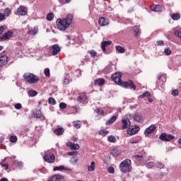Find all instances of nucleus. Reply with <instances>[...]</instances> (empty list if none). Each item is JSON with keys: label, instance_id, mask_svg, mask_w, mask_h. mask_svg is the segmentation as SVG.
Returning a JSON list of instances; mask_svg holds the SVG:
<instances>
[{"label": "nucleus", "instance_id": "nucleus-1", "mask_svg": "<svg viewBox=\"0 0 181 181\" xmlns=\"http://www.w3.org/2000/svg\"><path fill=\"white\" fill-rule=\"evenodd\" d=\"M73 14H68L65 18H58L57 20V26L59 30H66L68 28H70L71 22H73Z\"/></svg>", "mask_w": 181, "mask_h": 181}, {"label": "nucleus", "instance_id": "nucleus-2", "mask_svg": "<svg viewBox=\"0 0 181 181\" xmlns=\"http://www.w3.org/2000/svg\"><path fill=\"white\" fill-rule=\"evenodd\" d=\"M119 169L122 173H129L132 171V162L129 159L122 161L119 165Z\"/></svg>", "mask_w": 181, "mask_h": 181}, {"label": "nucleus", "instance_id": "nucleus-3", "mask_svg": "<svg viewBox=\"0 0 181 181\" xmlns=\"http://www.w3.org/2000/svg\"><path fill=\"white\" fill-rule=\"evenodd\" d=\"M23 78L30 84H36L39 81V77L33 74H25Z\"/></svg>", "mask_w": 181, "mask_h": 181}, {"label": "nucleus", "instance_id": "nucleus-4", "mask_svg": "<svg viewBox=\"0 0 181 181\" xmlns=\"http://www.w3.org/2000/svg\"><path fill=\"white\" fill-rule=\"evenodd\" d=\"M122 74L119 72H116L112 75V81L118 84V86H122V81L121 80Z\"/></svg>", "mask_w": 181, "mask_h": 181}, {"label": "nucleus", "instance_id": "nucleus-5", "mask_svg": "<svg viewBox=\"0 0 181 181\" xmlns=\"http://www.w3.org/2000/svg\"><path fill=\"white\" fill-rule=\"evenodd\" d=\"M159 139H161V141H164L165 142H169L173 139H175V136L172 134H168L166 133H162L159 136Z\"/></svg>", "mask_w": 181, "mask_h": 181}, {"label": "nucleus", "instance_id": "nucleus-6", "mask_svg": "<svg viewBox=\"0 0 181 181\" xmlns=\"http://www.w3.org/2000/svg\"><path fill=\"white\" fill-rule=\"evenodd\" d=\"M43 159L47 163H53L56 160V157H54V154H47L43 157Z\"/></svg>", "mask_w": 181, "mask_h": 181}, {"label": "nucleus", "instance_id": "nucleus-7", "mask_svg": "<svg viewBox=\"0 0 181 181\" xmlns=\"http://www.w3.org/2000/svg\"><path fill=\"white\" fill-rule=\"evenodd\" d=\"M156 129V126L155 124H151L144 131L145 136H149L151 134H153V132Z\"/></svg>", "mask_w": 181, "mask_h": 181}, {"label": "nucleus", "instance_id": "nucleus-8", "mask_svg": "<svg viewBox=\"0 0 181 181\" xmlns=\"http://www.w3.org/2000/svg\"><path fill=\"white\" fill-rule=\"evenodd\" d=\"M13 36V32L9 30L0 37V40H9Z\"/></svg>", "mask_w": 181, "mask_h": 181}, {"label": "nucleus", "instance_id": "nucleus-9", "mask_svg": "<svg viewBox=\"0 0 181 181\" xmlns=\"http://www.w3.org/2000/svg\"><path fill=\"white\" fill-rule=\"evenodd\" d=\"M17 15H19V16H25L28 15V10H26L25 6H21L17 9Z\"/></svg>", "mask_w": 181, "mask_h": 181}, {"label": "nucleus", "instance_id": "nucleus-10", "mask_svg": "<svg viewBox=\"0 0 181 181\" xmlns=\"http://www.w3.org/2000/svg\"><path fill=\"white\" fill-rule=\"evenodd\" d=\"M51 49L52 50V56H56L60 53V47L59 45H54L51 47Z\"/></svg>", "mask_w": 181, "mask_h": 181}, {"label": "nucleus", "instance_id": "nucleus-11", "mask_svg": "<svg viewBox=\"0 0 181 181\" xmlns=\"http://www.w3.org/2000/svg\"><path fill=\"white\" fill-rule=\"evenodd\" d=\"M98 23L100 26H107L110 24V20H108V18L101 17L98 20Z\"/></svg>", "mask_w": 181, "mask_h": 181}, {"label": "nucleus", "instance_id": "nucleus-12", "mask_svg": "<svg viewBox=\"0 0 181 181\" xmlns=\"http://www.w3.org/2000/svg\"><path fill=\"white\" fill-rule=\"evenodd\" d=\"M8 64V56L0 54V66H5Z\"/></svg>", "mask_w": 181, "mask_h": 181}, {"label": "nucleus", "instance_id": "nucleus-13", "mask_svg": "<svg viewBox=\"0 0 181 181\" xmlns=\"http://www.w3.org/2000/svg\"><path fill=\"white\" fill-rule=\"evenodd\" d=\"M122 86H123V87H130V88H133L134 90L136 89V86L134 84L132 81L124 82L122 83Z\"/></svg>", "mask_w": 181, "mask_h": 181}, {"label": "nucleus", "instance_id": "nucleus-14", "mask_svg": "<svg viewBox=\"0 0 181 181\" xmlns=\"http://www.w3.org/2000/svg\"><path fill=\"white\" fill-rule=\"evenodd\" d=\"M66 146H69L72 151H78L80 149L78 144L72 142H67Z\"/></svg>", "mask_w": 181, "mask_h": 181}, {"label": "nucleus", "instance_id": "nucleus-15", "mask_svg": "<svg viewBox=\"0 0 181 181\" xmlns=\"http://www.w3.org/2000/svg\"><path fill=\"white\" fill-rule=\"evenodd\" d=\"M133 119L136 121V122H139V124H142L144 122V119H142V115L139 113H135Z\"/></svg>", "mask_w": 181, "mask_h": 181}, {"label": "nucleus", "instance_id": "nucleus-16", "mask_svg": "<svg viewBox=\"0 0 181 181\" xmlns=\"http://www.w3.org/2000/svg\"><path fill=\"white\" fill-rule=\"evenodd\" d=\"M122 124H123L122 126V129H127L131 125V121L128 119H123L122 120Z\"/></svg>", "mask_w": 181, "mask_h": 181}, {"label": "nucleus", "instance_id": "nucleus-17", "mask_svg": "<svg viewBox=\"0 0 181 181\" xmlns=\"http://www.w3.org/2000/svg\"><path fill=\"white\" fill-rule=\"evenodd\" d=\"M139 129H141L139 127L135 126L134 128L131 129L130 130H128L127 134H129V135H135V134L139 132Z\"/></svg>", "mask_w": 181, "mask_h": 181}, {"label": "nucleus", "instance_id": "nucleus-18", "mask_svg": "<svg viewBox=\"0 0 181 181\" xmlns=\"http://www.w3.org/2000/svg\"><path fill=\"white\" fill-rule=\"evenodd\" d=\"M111 43H112V42H111L110 40L104 41V42H101V49L104 53H105V52H107V49H105V47H107V46H110V45H111Z\"/></svg>", "mask_w": 181, "mask_h": 181}, {"label": "nucleus", "instance_id": "nucleus-19", "mask_svg": "<svg viewBox=\"0 0 181 181\" xmlns=\"http://www.w3.org/2000/svg\"><path fill=\"white\" fill-rule=\"evenodd\" d=\"M105 83V80L104 78H98L94 81L95 86H104V83Z\"/></svg>", "mask_w": 181, "mask_h": 181}, {"label": "nucleus", "instance_id": "nucleus-20", "mask_svg": "<svg viewBox=\"0 0 181 181\" xmlns=\"http://www.w3.org/2000/svg\"><path fill=\"white\" fill-rule=\"evenodd\" d=\"M64 133V129H63V127H59L54 130V134L57 136L63 135Z\"/></svg>", "mask_w": 181, "mask_h": 181}, {"label": "nucleus", "instance_id": "nucleus-21", "mask_svg": "<svg viewBox=\"0 0 181 181\" xmlns=\"http://www.w3.org/2000/svg\"><path fill=\"white\" fill-rule=\"evenodd\" d=\"M151 9L153 12H160V11H162V7H161L160 5H156L154 6H151Z\"/></svg>", "mask_w": 181, "mask_h": 181}, {"label": "nucleus", "instance_id": "nucleus-22", "mask_svg": "<svg viewBox=\"0 0 181 181\" xmlns=\"http://www.w3.org/2000/svg\"><path fill=\"white\" fill-rule=\"evenodd\" d=\"M5 160H6V158H4L2 160V161L0 163V165H1V168H4L5 170H8L9 168V164L5 163Z\"/></svg>", "mask_w": 181, "mask_h": 181}, {"label": "nucleus", "instance_id": "nucleus-23", "mask_svg": "<svg viewBox=\"0 0 181 181\" xmlns=\"http://www.w3.org/2000/svg\"><path fill=\"white\" fill-rule=\"evenodd\" d=\"M88 172H94L95 170V163L92 161L90 165L88 167Z\"/></svg>", "mask_w": 181, "mask_h": 181}, {"label": "nucleus", "instance_id": "nucleus-24", "mask_svg": "<svg viewBox=\"0 0 181 181\" xmlns=\"http://www.w3.org/2000/svg\"><path fill=\"white\" fill-rule=\"evenodd\" d=\"M116 51L118 52V53H125V48H124V47L120 46V45H117L115 47Z\"/></svg>", "mask_w": 181, "mask_h": 181}, {"label": "nucleus", "instance_id": "nucleus-25", "mask_svg": "<svg viewBox=\"0 0 181 181\" xmlns=\"http://www.w3.org/2000/svg\"><path fill=\"white\" fill-rule=\"evenodd\" d=\"M115 121H117V116H113L106 122V125H111V124H114Z\"/></svg>", "mask_w": 181, "mask_h": 181}, {"label": "nucleus", "instance_id": "nucleus-26", "mask_svg": "<svg viewBox=\"0 0 181 181\" xmlns=\"http://www.w3.org/2000/svg\"><path fill=\"white\" fill-rule=\"evenodd\" d=\"M37 32H39L37 28H33L28 30L29 35H33V36H35V35H37Z\"/></svg>", "mask_w": 181, "mask_h": 181}, {"label": "nucleus", "instance_id": "nucleus-27", "mask_svg": "<svg viewBox=\"0 0 181 181\" xmlns=\"http://www.w3.org/2000/svg\"><path fill=\"white\" fill-rule=\"evenodd\" d=\"M74 128H76V129H78L79 128H81V122L80 121H74L73 122Z\"/></svg>", "mask_w": 181, "mask_h": 181}, {"label": "nucleus", "instance_id": "nucleus-28", "mask_svg": "<svg viewBox=\"0 0 181 181\" xmlns=\"http://www.w3.org/2000/svg\"><path fill=\"white\" fill-rule=\"evenodd\" d=\"M28 95L29 97H36V95H37V92L33 90H29Z\"/></svg>", "mask_w": 181, "mask_h": 181}, {"label": "nucleus", "instance_id": "nucleus-29", "mask_svg": "<svg viewBox=\"0 0 181 181\" xmlns=\"http://www.w3.org/2000/svg\"><path fill=\"white\" fill-rule=\"evenodd\" d=\"M171 18L172 19H173V21H179V18H180V13H177L173 14Z\"/></svg>", "mask_w": 181, "mask_h": 181}, {"label": "nucleus", "instance_id": "nucleus-30", "mask_svg": "<svg viewBox=\"0 0 181 181\" xmlns=\"http://www.w3.org/2000/svg\"><path fill=\"white\" fill-rule=\"evenodd\" d=\"M155 166V163L153 162H148L146 163V167L147 169H152Z\"/></svg>", "mask_w": 181, "mask_h": 181}, {"label": "nucleus", "instance_id": "nucleus-31", "mask_svg": "<svg viewBox=\"0 0 181 181\" xmlns=\"http://www.w3.org/2000/svg\"><path fill=\"white\" fill-rule=\"evenodd\" d=\"M53 170L56 172V170H66V168H64V165H60L54 167Z\"/></svg>", "mask_w": 181, "mask_h": 181}, {"label": "nucleus", "instance_id": "nucleus-32", "mask_svg": "<svg viewBox=\"0 0 181 181\" xmlns=\"http://www.w3.org/2000/svg\"><path fill=\"white\" fill-rule=\"evenodd\" d=\"M112 155H113L115 157H117L119 155V151L117 148H113L112 150Z\"/></svg>", "mask_w": 181, "mask_h": 181}, {"label": "nucleus", "instance_id": "nucleus-33", "mask_svg": "<svg viewBox=\"0 0 181 181\" xmlns=\"http://www.w3.org/2000/svg\"><path fill=\"white\" fill-rule=\"evenodd\" d=\"M54 18V14L53 13H49L47 15V21H53Z\"/></svg>", "mask_w": 181, "mask_h": 181}, {"label": "nucleus", "instance_id": "nucleus-34", "mask_svg": "<svg viewBox=\"0 0 181 181\" xmlns=\"http://www.w3.org/2000/svg\"><path fill=\"white\" fill-rule=\"evenodd\" d=\"M144 97H151V93L149 91H146L142 95L139 96V98H144Z\"/></svg>", "mask_w": 181, "mask_h": 181}, {"label": "nucleus", "instance_id": "nucleus-35", "mask_svg": "<svg viewBox=\"0 0 181 181\" xmlns=\"http://www.w3.org/2000/svg\"><path fill=\"white\" fill-rule=\"evenodd\" d=\"M99 135H102V136H106L108 135V131L107 130H100L99 132Z\"/></svg>", "mask_w": 181, "mask_h": 181}, {"label": "nucleus", "instance_id": "nucleus-36", "mask_svg": "<svg viewBox=\"0 0 181 181\" xmlns=\"http://www.w3.org/2000/svg\"><path fill=\"white\" fill-rule=\"evenodd\" d=\"M42 112H40V110H37L34 115V117L35 118H42Z\"/></svg>", "mask_w": 181, "mask_h": 181}, {"label": "nucleus", "instance_id": "nucleus-37", "mask_svg": "<svg viewBox=\"0 0 181 181\" xmlns=\"http://www.w3.org/2000/svg\"><path fill=\"white\" fill-rule=\"evenodd\" d=\"M16 141H18V137H16V136H10V142H11L12 144H15Z\"/></svg>", "mask_w": 181, "mask_h": 181}, {"label": "nucleus", "instance_id": "nucleus-38", "mask_svg": "<svg viewBox=\"0 0 181 181\" xmlns=\"http://www.w3.org/2000/svg\"><path fill=\"white\" fill-rule=\"evenodd\" d=\"M89 54H90L91 57H95L97 56V53L94 49H91L88 51Z\"/></svg>", "mask_w": 181, "mask_h": 181}, {"label": "nucleus", "instance_id": "nucleus-39", "mask_svg": "<svg viewBox=\"0 0 181 181\" xmlns=\"http://www.w3.org/2000/svg\"><path fill=\"white\" fill-rule=\"evenodd\" d=\"M134 32L135 33V36H140L141 35V31L138 29V28L134 27Z\"/></svg>", "mask_w": 181, "mask_h": 181}, {"label": "nucleus", "instance_id": "nucleus-40", "mask_svg": "<svg viewBox=\"0 0 181 181\" xmlns=\"http://www.w3.org/2000/svg\"><path fill=\"white\" fill-rule=\"evenodd\" d=\"M49 101V104H51V105H55L56 104V100H54V98H49L48 99Z\"/></svg>", "mask_w": 181, "mask_h": 181}, {"label": "nucleus", "instance_id": "nucleus-41", "mask_svg": "<svg viewBox=\"0 0 181 181\" xmlns=\"http://www.w3.org/2000/svg\"><path fill=\"white\" fill-rule=\"evenodd\" d=\"M108 141L110 142L115 143L117 141V139L114 136H110L108 137Z\"/></svg>", "mask_w": 181, "mask_h": 181}, {"label": "nucleus", "instance_id": "nucleus-42", "mask_svg": "<svg viewBox=\"0 0 181 181\" xmlns=\"http://www.w3.org/2000/svg\"><path fill=\"white\" fill-rule=\"evenodd\" d=\"M164 52L166 54V56H170V54H172V50H170V48H165L164 49Z\"/></svg>", "mask_w": 181, "mask_h": 181}, {"label": "nucleus", "instance_id": "nucleus-43", "mask_svg": "<svg viewBox=\"0 0 181 181\" xmlns=\"http://www.w3.org/2000/svg\"><path fill=\"white\" fill-rule=\"evenodd\" d=\"M156 166L158 169H163L165 168V165L162 164V163H156Z\"/></svg>", "mask_w": 181, "mask_h": 181}, {"label": "nucleus", "instance_id": "nucleus-44", "mask_svg": "<svg viewBox=\"0 0 181 181\" xmlns=\"http://www.w3.org/2000/svg\"><path fill=\"white\" fill-rule=\"evenodd\" d=\"M44 74H45V76H46V77H49V76H50V69H49L48 68H46L44 70Z\"/></svg>", "mask_w": 181, "mask_h": 181}, {"label": "nucleus", "instance_id": "nucleus-45", "mask_svg": "<svg viewBox=\"0 0 181 181\" xmlns=\"http://www.w3.org/2000/svg\"><path fill=\"white\" fill-rule=\"evenodd\" d=\"M4 14L6 15V16H9V15H11V10L9 9V8H5Z\"/></svg>", "mask_w": 181, "mask_h": 181}, {"label": "nucleus", "instance_id": "nucleus-46", "mask_svg": "<svg viewBox=\"0 0 181 181\" xmlns=\"http://www.w3.org/2000/svg\"><path fill=\"white\" fill-rule=\"evenodd\" d=\"M107 172H108L109 173H111V174L112 175V174L115 173V170L114 169L113 167H110V168H107Z\"/></svg>", "mask_w": 181, "mask_h": 181}, {"label": "nucleus", "instance_id": "nucleus-47", "mask_svg": "<svg viewBox=\"0 0 181 181\" xmlns=\"http://www.w3.org/2000/svg\"><path fill=\"white\" fill-rule=\"evenodd\" d=\"M77 153H78L77 151H69L67 153V155H69V156H76Z\"/></svg>", "mask_w": 181, "mask_h": 181}, {"label": "nucleus", "instance_id": "nucleus-48", "mask_svg": "<svg viewBox=\"0 0 181 181\" xmlns=\"http://www.w3.org/2000/svg\"><path fill=\"white\" fill-rule=\"evenodd\" d=\"M86 100H87V96H84L83 98H82L81 96H78L77 98L78 101H86Z\"/></svg>", "mask_w": 181, "mask_h": 181}, {"label": "nucleus", "instance_id": "nucleus-49", "mask_svg": "<svg viewBox=\"0 0 181 181\" xmlns=\"http://www.w3.org/2000/svg\"><path fill=\"white\" fill-rule=\"evenodd\" d=\"M66 107H67V105L64 103H61L59 104V108H61V110H64V108H66Z\"/></svg>", "mask_w": 181, "mask_h": 181}, {"label": "nucleus", "instance_id": "nucleus-50", "mask_svg": "<svg viewBox=\"0 0 181 181\" xmlns=\"http://www.w3.org/2000/svg\"><path fill=\"white\" fill-rule=\"evenodd\" d=\"M60 180L58 177H57V175H55V176H53L50 178L49 180L48 181H59Z\"/></svg>", "mask_w": 181, "mask_h": 181}, {"label": "nucleus", "instance_id": "nucleus-51", "mask_svg": "<svg viewBox=\"0 0 181 181\" xmlns=\"http://www.w3.org/2000/svg\"><path fill=\"white\" fill-rule=\"evenodd\" d=\"M172 95L174 97H176L177 95H179V90H174L172 91Z\"/></svg>", "mask_w": 181, "mask_h": 181}, {"label": "nucleus", "instance_id": "nucleus-52", "mask_svg": "<svg viewBox=\"0 0 181 181\" xmlns=\"http://www.w3.org/2000/svg\"><path fill=\"white\" fill-rule=\"evenodd\" d=\"M14 107H15L16 110H21V108H22V104L17 103L15 105Z\"/></svg>", "mask_w": 181, "mask_h": 181}, {"label": "nucleus", "instance_id": "nucleus-53", "mask_svg": "<svg viewBox=\"0 0 181 181\" xmlns=\"http://www.w3.org/2000/svg\"><path fill=\"white\" fill-rule=\"evenodd\" d=\"M96 112L98 115H103V114H104V112L99 108L96 109Z\"/></svg>", "mask_w": 181, "mask_h": 181}, {"label": "nucleus", "instance_id": "nucleus-54", "mask_svg": "<svg viewBox=\"0 0 181 181\" xmlns=\"http://www.w3.org/2000/svg\"><path fill=\"white\" fill-rule=\"evenodd\" d=\"M77 160H78L74 157V158H71L70 162H71V163H76Z\"/></svg>", "mask_w": 181, "mask_h": 181}, {"label": "nucleus", "instance_id": "nucleus-55", "mask_svg": "<svg viewBox=\"0 0 181 181\" xmlns=\"http://www.w3.org/2000/svg\"><path fill=\"white\" fill-rule=\"evenodd\" d=\"M5 19V14L0 13V21H2Z\"/></svg>", "mask_w": 181, "mask_h": 181}, {"label": "nucleus", "instance_id": "nucleus-56", "mask_svg": "<svg viewBox=\"0 0 181 181\" xmlns=\"http://www.w3.org/2000/svg\"><path fill=\"white\" fill-rule=\"evenodd\" d=\"M157 45L163 46V40L157 41Z\"/></svg>", "mask_w": 181, "mask_h": 181}, {"label": "nucleus", "instance_id": "nucleus-57", "mask_svg": "<svg viewBox=\"0 0 181 181\" xmlns=\"http://www.w3.org/2000/svg\"><path fill=\"white\" fill-rule=\"evenodd\" d=\"M4 30H5V28H4V26H1L0 27V35H2V33H4Z\"/></svg>", "mask_w": 181, "mask_h": 181}, {"label": "nucleus", "instance_id": "nucleus-58", "mask_svg": "<svg viewBox=\"0 0 181 181\" xmlns=\"http://www.w3.org/2000/svg\"><path fill=\"white\" fill-rule=\"evenodd\" d=\"M70 83V80L69 78H65L64 80V83L69 84Z\"/></svg>", "mask_w": 181, "mask_h": 181}, {"label": "nucleus", "instance_id": "nucleus-59", "mask_svg": "<svg viewBox=\"0 0 181 181\" xmlns=\"http://www.w3.org/2000/svg\"><path fill=\"white\" fill-rule=\"evenodd\" d=\"M160 78H162V74H158V80H160Z\"/></svg>", "mask_w": 181, "mask_h": 181}, {"label": "nucleus", "instance_id": "nucleus-60", "mask_svg": "<svg viewBox=\"0 0 181 181\" xmlns=\"http://www.w3.org/2000/svg\"><path fill=\"white\" fill-rule=\"evenodd\" d=\"M0 181H9L8 178L3 177L0 180Z\"/></svg>", "mask_w": 181, "mask_h": 181}, {"label": "nucleus", "instance_id": "nucleus-61", "mask_svg": "<svg viewBox=\"0 0 181 181\" xmlns=\"http://www.w3.org/2000/svg\"><path fill=\"white\" fill-rule=\"evenodd\" d=\"M134 158H136V159H138V158H143V156L139 155H135Z\"/></svg>", "mask_w": 181, "mask_h": 181}, {"label": "nucleus", "instance_id": "nucleus-62", "mask_svg": "<svg viewBox=\"0 0 181 181\" xmlns=\"http://www.w3.org/2000/svg\"><path fill=\"white\" fill-rule=\"evenodd\" d=\"M72 141H74V142H77V138L74 137V138L72 139Z\"/></svg>", "mask_w": 181, "mask_h": 181}, {"label": "nucleus", "instance_id": "nucleus-63", "mask_svg": "<svg viewBox=\"0 0 181 181\" xmlns=\"http://www.w3.org/2000/svg\"><path fill=\"white\" fill-rule=\"evenodd\" d=\"M148 102L149 103H153V100H152L151 98H148Z\"/></svg>", "mask_w": 181, "mask_h": 181}, {"label": "nucleus", "instance_id": "nucleus-64", "mask_svg": "<svg viewBox=\"0 0 181 181\" xmlns=\"http://www.w3.org/2000/svg\"><path fill=\"white\" fill-rule=\"evenodd\" d=\"M130 144H136V141H130Z\"/></svg>", "mask_w": 181, "mask_h": 181}]
</instances>
